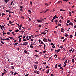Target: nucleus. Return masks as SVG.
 <instances>
[{
	"mask_svg": "<svg viewBox=\"0 0 76 76\" xmlns=\"http://www.w3.org/2000/svg\"><path fill=\"white\" fill-rule=\"evenodd\" d=\"M9 23L10 24H11V25H14V24H12V23H13L11 22V21H9Z\"/></svg>",
	"mask_w": 76,
	"mask_h": 76,
	"instance_id": "3",
	"label": "nucleus"
},
{
	"mask_svg": "<svg viewBox=\"0 0 76 76\" xmlns=\"http://www.w3.org/2000/svg\"><path fill=\"white\" fill-rule=\"evenodd\" d=\"M61 32H63V31L64 30V29H63V28H61Z\"/></svg>",
	"mask_w": 76,
	"mask_h": 76,
	"instance_id": "9",
	"label": "nucleus"
},
{
	"mask_svg": "<svg viewBox=\"0 0 76 76\" xmlns=\"http://www.w3.org/2000/svg\"><path fill=\"white\" fill-rule=\"evenodd\" d=\"M24 53L26 54H29V53H28V52H27L26 50H25L24 51Z\"/></svg>",
	"mask_w": 76,
	"mask_h": 76,
	"instance_id": "1",
	"label": "nucleus"
},
{
	"mask_svg": "<svg viewBox=\"0 0 76 76\" xmlns=\"http://www.w3.org/2000/svg\"><path fill=\"white\" fill-rule=\"evenodd\" d=\"M28 18H29V21L31 22V19L29 17H28Z\"/></svg>",
	"mask_w": 76,
	"mask_h": 76,
	"instance_id": "32",
	"label": "nucleus"
},
{
	"mask_svg": "<svg viewBox=\"0 0 76 76\" xmlns=\"http://www.w3.org/2000/svg\"><path fill=\"white\" fill-rule=\"evenodd\" d=\"M58 26H61V24H58Z\"/></svg>",
	"mask_w": 76,
	"mask_h": 76,
	"instance_id": "49",
	"label": "nucleus"
},
{
	"mask_svg": "<svg viewBox=\"0 0 76 76\" xmlns=\"http://www.w3.org/2000/svg\"><path fill=\"white\" fill-rule=\"evenodd\" d=\"M18 74V73L15 72L14 74V76H15V75H17V74Z\"/></svg>",
	"mask_w": 76,
	"mask_h": 76,
	"instance_id": "22",
	"label": "nucleus"
},
{
	"mask_svg": "<svg viewBox=\"0 0 76 76\" xmlns=\"http://www.w3.org/2000/svg\"><path fill=\"white\" fill-rule=\"evenodd\" d=\"M57 55L56 54L54 55V57H55V58H57Z\"/></svg>",
	"mask_w": 76,
	"mask_h": 76,
	"instance_id": "15",
	"label": "nucleus"
},
{
	"mask_svg": "<svg viewBox=\"0 0 76 76\" xmlns=\"http://www.w3.org/2000/svg\"><path fill=\"white\" fill-rule=\"evenodd\" d=\"M11 68L12 69H14V67H13V66H11Z\"/></svg>",
	"mask_w": 76,
	"mask_h": 76,
	"instance_id": "43",
	"label": "nucleus"
},
{
	"mask_svg": "<svg viewBox=\"0 0 76 76\" xmlns=\"http://www.w3.org/2000/svg\"><path fill=\"white\" fill-rule=\"evenodd\" d=\"M58 22V20H56L54 22H56V23H57Z\"/></svg>",
	"mask_w": 76,
	"mask_h": 76,
	"instance_id": "61",
	"label": "nucleus"
},
{
	"mask_svg": "<svg viewBox=\"0 0 76 76\" xmlns=\"http://www.w3.org/2000/svg\"><path fill=\"white\" fill-rule=\"evenodd\" d=\"M36 52V53H39V51H38L37 50H34Z\"/></svg>",
	"mask_w": 76,
	"mask_h": 76,
	"instance_id": "29",
	"label": "nucleus"
},
{
	"mask_svg": "<svg viewBox=\"0 0 76 76\" xmlns=\"http://www.w3.org/2000/svg\"><path fill=\"white\" fill-rule=\"evenodd\" d=\"M46 45H47V44H44V48H45V47H46Z\"/></svg>",
	"mask_w": 76,
	"mask_h": 76,
	"instance_id": "19",
	"label": "nucleus"
},
{
	"mask_svg": "<svg viewBox=\"0 0 76 76\" xmlns=\"http://www.w3.org/2000/svg\"><path fill=\"white\" fill-rule=\"evenodd\" d=\"M60 49H58V50H56V53H58V52H60Z\"/></svg>",
	"mask_w": 76,
	"mask_h": 76,
	"instance_id": "10",
	"label": "nucleus"
},
{
	"mask_svg": "<svg viewBox=\"0 0 76 76\" xmlns=\"http://www.w3.org/2000/svg\"><path fill=\"white\" fill-rule=\"evenodd\" d=\"M47 54H45V56H44L45 58H48V57H47Z\"/></svg>",
	"mask_w": 76,
	"mask_h": 76,
	"instance_id": "5",
	"label": "nucleus"
},
{
	"mask_svg": "<svg viewBox=\"0 0 76 76\" xmlns=\"http://www.w3.org/2000/svg\"><path fill=\"white\" fill-rule=\"evenodd\" d=\"M48 10L47 9L46 10V11L45 12H44V13H46L47 12H48Z\"/></svg>",
	"mask_w": 76,
	"mask_h": 76,
	"instance_id": "33",
	"label": "nucleus"
},
{
	"mask_svg": "<svg viewBox=\"0 0 76 76\" xmlns=\"http://www.w3.org/2000/svg\"><path fill=\"white\" fill-rule=\"evenodd\" d=\"M23 41H27V40L26 39H23Z\"/></svg>",
	"mask_w": 76,
	"mask_h": 76,
	"instance_id": "47",
	"label": "nucleus"
},
{
	"mask_svg": "<svg viewBox=\"0 0 76 76\" xmlns=\"http://www.w3.org/2000/svg\"><path fill=\"white\" fill-rule=\"evenodd\" d=\"M69 16H70L72 15V13L71 12H69Z\"/></svg>",
	"mask_w": 76,
	"mask_h": 76,
	"instance_id": "16",
	"label": "nucleus"
},
{
	"mask_svg": "<svg viewBox=\"0 0 76 76\" xmlns=\"http://www.w3.org/2000/svg\"><path fill=\"white\" fill-rule=\"evenodd\" d=\"M37 21L38 22H42V20H37Z\"/></svg>",
	"mask_w": 76,
	"mask_h": 76,
	"instance_id": "8",
	"label": "nucleus"
},
{
	"mask_svg": "<svg viewBox=\"0 0 76 76\" xmlns=\"http://www.w3.org/2000/svg\"><path fill=\"white\" fill-rule=\"evenodd\" d=\"M28 12H29V14H30V15H31L32 12H31V10H28Z\"/></svg>",
	"mask_w": 76,
	"mask_h": 76,
	"instance_id": "4",
	"label": "nucleus"
},
{
	"mask_svg": "<svg viewBox=\"0 0 76 76\" xmlns=\"http://www.w3.org/2000/svg\"><path fill=\"white\" fill-rule=\"evenodd\" d=\"M4 28V26H2L1 28V29H2V28Z\"/></svg>",
	"mask_w": 76,
	"mask_h": 76,
	"instance_id": "37",
	"label": "nucleus"
},
{
	"mask_svg": "<svg viewBox=\"0 0 76 76\" xmlns=\"http://www.w3.org/2000/svg\"><path fill=\"white\" fill-rule=\"evenodd\" d=\"M3 73H2V74H6V72H3Z\"/></svg>",
	"mask_w": 76,
	"mask_h": 76,
	"instance_id": "52",
	"label": "nucleus"
},
{
	"mask_svg": "<svg viewBox=\"0 0 76 76\" xmlns=\"http://www.w3.org/2000/svg\"><path fill=\"white\" fill-rule=\"evenodd\" d=\"M70 37H69V38H72V37H73V36L72 35H70Z\"/></svg>",
	"mask_w": 76,
	"mask_h": 76,
	"instance_id": "48",
	"label": "nucleus"
},
{
	"mask_svg": "<svg viewBox=\"0 0 76 76\" xmlns=\"http://www.w3.org/2000/svg\"><path fill=\"white\" fill-rule=\"evenodd\" d=\"M30 4H31V5L32 6V2L31 1H30Z\"/></svg>",
	"mask_w": 76,
	"mask_h": 76,
	"instance_id": "24",
	"label": "nucleus"
},
{
	"mask_svg": "<svg viewBox=\"0 0 76 76\" xmlns=\"http://www.w3.org/2000/svg\"><path fill=\"white\" fill-rule=\"evenodd\" d=\"M73 50V48H72V49H71L70 50H69V51H70V52L72 51V50Z\"/></svg>",
	"mask_w": 76,
	"mask_h": 76,
	"instance_id": "56",
	"label": "nucleus"
},
{
	"mask_svg": "<svg viewBox=\"0 0 76 76\" xmlns=\"http://www.w3.org/2000/svg\"><path fill=\"white\" fill-rule=\"evenodd\" d=\"M14 2V1L13 0L12 2L10 3V5H12V4H13V3Z\"/></svg>",
	"mask_w": 76,
	"mask_h": 76,
	"instance_id": "21",
	"label": "nucleus"
},
{
	"mask_svg": "<svg viewBox=\"0 0 76 76\" xmlns=\"http://www.w3.org/2000/svg\"><path fill=\"white\" fill-rule=\"evenodd\" d=\"M49 72V69H48V70H47L46 73L48 74Z\"/></svg>",
	"mask_w": 76,
	"mask_h": 76,
	"instance_id": "25",
	"label": "nucleus"
},
{
	"mask_svg": "<svg viewBox=\"0 0 76 76\" xmlns=\"http://www.w3.org/2000/svg\"><path fill=\"white\" fill-rule=\"evenodd\" d=\"M69 25H72V26H73V24L72 23V22H70L69 23Z\"/></svg>",
	"mask_w": 76,
	"mask_h": 76,
	"instance_id": "7",
	"label": "nucleus"
},
{
	"mask_svg": "<svg viewBox=\"0 0 76 76\" xmlns=\"http://www.w3.org/2000/svg\"><path fill=\"white\" fill-rule=\"evenodd\" d=\"M34 67H35V69L36 70L37 69V65H35L34 66Z\"/></svg>",
	"mask_w": 76,
	"mask_h": 76,
	"instance_id": "6",
	"label": "nucleus"
},
{
	"mask_svg": "<svg viewBox=\"0 0 76 76\" xmlns=\"http://www.w3.org/2000/svg\"><path fill=\"white\" fill-rule=\"evenodd\" d=\"M74 28H76V25H75L74 26Z\"/></svg>",
	"mask_w": 76,
	"mask_h": 76,
	"instance_id": "64",
	"label": "nucleus"
},
{
	"mask_svg": "<svg viewBox=\"0 0 76 76\" xmlns=\"http://www.w3.org/2000/svg\"><path fill=\"white\" fill-rule=\"evenodd\" d=\"M20 37H22V35L18 37V38H19Z\"/></svg>",
	"mask_w": 76,
	"mask_h": 76,
	"instance_id": "36",
	"label": "nucleus"
},
{
	"mask_svg": "<svg viewBox=\"0 0 76 76\" xmlns=\"http://www.w3.org/2000/svg\"><path fill=\"white\" fill-rule=\"evenodd\" d=\"M34 63H35L36 64H38V61H37L36 62H35Z\"/></svg>",
	"mask_w": 76,
	"mask_h": 76,
	"instance_id": "35",
	"label": "nucleus"
},
{
	"mask_svg": "<svg viewBox=\"0 0 76 76\" xmlns=\"http://www.w3.org/2000/svg\"><path fill=\"white\" fill-rule=\"evenodd\" d=\"M4 15H5V14H4V13H3L2 14V16H4Z\"/></svg>",
	"mask_w": 76,
	"mask_h": 76,
	"instance_id": "50",
	"label": "nucleus"
},
{
	"mask_svg": "<svg viewBox=\"0 0 76 76\" xmlns=\"http://www.w3.org/2000/svg\"><path fill=\"white\" fill-rule=\"evenodd\" d=\"M20 9H23V6H20Z\"/></svg>",
	"mask_w": 76,
	"mask_h": 76,
	"instance_id": "23",
	"label": "nucleus"
},
{
	"mask_svg": "<svg viewBox=\"0 0 76 76\" xmlns=\"http://www.w3.org/2000/svg\"><path fill=\"white\" fill-rule=\"evenodd\" d=\"M67 61L66 60V61H65V62H64V64H66L67 63Z\"/></svg>",
	"mask_w": 76,
	"mask_h": 76,
	"instance_id": "38",
	"label": "nucleus"
},
{
	"mask_svg": "<svg viewBox=\"0 0 76 76\" xmlns=\"http://www.w3.org/2000/svg\"><path fill=\"white\" fill-rule=\"evenodd\" d=\"M41 26H41V25H40L38 26V27H41Z\"/></svg>",
	"mask_w": 76,
	"mask_h": 76,
	"instance_id": "58",
	"label": "nucleus"
},
{
	"mask_svg": "<svg viewBox=\"0 0 76 76\" xmlns=\"http://www.w3.org/2000/svg\"><path fill=\"white\" fill-rule=\"evenodd\" d=\"M61 64H60L58 65V67H61Z\"/></svg>",
	"mask_w": 76,
	"mask_h": 76,
	"instance_id": "34",
	"label": "nucleus"
},
{
	"mask_svg": "<svg viewBox=\"0 0 76 76\" xmlns=\"http://www.w3.org/2000/svg\"><path fill=\"white\" fill-rule=\"evenodd\" d=\"M57 64H56V65L55 66V68H57Z\"/></svg>",
	"mask_w": 76,
	"mask_h": 76,
	"instance_id": "17",
	"label": "nucleus"
},
{
	"mask_svg": "<svg viewBox=\"0 0 76 76\" xmlns=\"http://www.w3.org/2000/svg\"><path fill=\"white\" fill-rule=\"evenodd\" d=\"M10 32H7V34L8 35H8H10Z\"/></svg>",
	"mask_w": 76,
	"mask_h": 76,
	"instance_id": "46",
	"label": "nucleus"
},
{
	"mask_svg": "<svg viewBox=\"0 0 76 76\" xmlns=\"http://www.w3.org/2000/svg\"><path fill=\"white\" fill-rule=\"evenodd\" d=\"M67 36H68V34H65V37H67Z\"/></svg>",
	"mask_w": 76,
	"mask_h": 76,
	"instance_id": "53",
	"label": "nucleus"
},
{
	"mask_svg": "<svg viewBox=\"0 0 76 76\" xmlns=\"http://www.w3.org/2000/svg\"><path fill=\"white\" fill-rule=\"evenodd\" d=\"M70 20H68L67 21V23H70Z\"/></svg>",
	"mask_w": 76,
	"mask_h": 76,
	"instance_id": "31",
	"label": "nucleus"
},
{
	"mask_svg": "<svg viewBox=\"0 0 76 76\" xmlns=\"http://www.w3.org/2000/svg\"><path fill=\"white\" fill-rule=\"evenodd\" d=\"M29 38L30 39H31V36H29Z\"/></svg>",
	"mask_w": 76,
	"mask_h": 76,
	"instance_id": "57",
	"label": "nucleus"
},
{
	"mask_svg": "<svg viewBox=\"0 0 76 76\" xmlns=\"http://www.w3.org/2000/svg\"><path fill=\"white\" fill-rule=\"evenodd\" d=\"M43 41L45 42H47V39L44 38L43 39Z\"/></svg>",
	"mask_w": 76,
	"mask_h": 76,
	"instance_id": "2",
	"label": "nucleus"
},
{
	"mask_svg": "<svg viewBox=\"0 0 76 76\" xmlns=\"http://www.w3.org/2000/svg\"><path fill=\"white\" fill-rule=\"evenodd\" d=\"M66 40H67V39H64L63 40V42H64V41H66Z\"/></svg>",
	"mask_w": 76,
	"mask_h": 76,
	"instance_id": "39",
	"label": "nucleus"
},
{
	"mask_svg": "<svg viewBox=\"0 0 76 76\" xmlns=\"http://www.w3.org/2000/svg\"><path fill=\"white\" fill-rule=\"evenodd\" d=\"M57 46H58V47H60V48H63L62 46H60H60H59V45H57Z\"/></svg>",
	"mask_w": 76,
	"mask_h": 76,
	"instance_id": "28",
	"label": "nucleus"
},
{
	"mask_svg": "<svg viewBox=\"0 0 76 76\" xmlns=\"http://www.w3.org/2000/svg\"><path fill=\"white\" fill-rule=\"evenodd\" d=\"M41 44H44L42 41H41L40 43Z\"/></svg>",
	"mask_w": 76,
	"mask_h": 76,
	"instance_id": "40",
	"label": "nucleus"
},
{
	"mask_svg": "<svg viewBox=\"0 0 76 76\" xmlns=\"http://www.w3.org/2000/svg\"><path fill=\"white\" fill-rule=\"evenodd\" d=\"M28 37H29V36H26V39H28Z\"/></svg>",
	"mask_w": 76,
	"mask_h": 76,
	"instance_id": "63",
	"label": "nucleus"
},
{
	"mask_svg": "<svg viewBox=\"0 0 76 76\" xmlns=\"http://www.w3.org/2000/svg\"><path fill=\"white\" fill-rule=\"evenodd\" d=\"M61 38L63 39H64V37H61Z\"/></svg>",
	"mask_w": 76,
	"mask_h": 76,
	"instance_id": "42",
	"label": "nucleus"
},
{
	"mask_svg": "<svg viewBox=\"0 0 76 76\" xmlns=\"http://www.w3.org/2000/svg\"><path fill=\"white\" fill-rule=\"evenodd\" d=\"M61 18L62 19H63V17L61 16Z\"/></svg>",
	"mask_w": 76,
	"mask_h": 76,
	"instance_id": "60",
	"label": "nucleus"
},
{
	"mask_svg": "<svg viewBox=\"0 0 76 76\" xmlns=\"http://www.w3.org/2000/svg\"><path fill=\"white\" fill-rule=\"evenodd\" d=\"M39 71H37V74H39Z\"/></svg>",
	"mask_w": 76,
	"mask_h": 76,
	"instance_id": "30",
	"label": "nucleus"
},
{
	"mask_svg": "<svg viewBox=\"0 0 76 76\" xmlns=\"http://www.w3.org/2000/svg\"><path fill=\"white\" fill-rule=\"evenodd\" d=\"M10 39L9 38H7L5 39H3V40H4L5 41H6L7 40H9Z\"/></svg>",
	"mask_w": 76,
	"mask_h": 76,
	"instance_id": "13",
	"label": "nucleus"
},
{
	"mask_svg": "<svg viewBox=\"0 0 76 76\" xmlns=\"http://www.w3.org/2000/svg\"><path fill=\"white\" fill-rule=\"evenodd\" d=\"M72 63H73L75 62V59H72Z\"/></svg>",
	"mask_w": 76,
	"mask_h": 76,
	"instance_id": "14",
	"label": "nucleus"
},
{
	"mask_svg": "<svg viewBox=\"0 0 76 76\" xmlns=\"http://www.w3.org/2000/svg\"><path fill=\"white\" fill-rule=\"evenodd\" d=\"M19 30L18 29H17V30H15V31L16 32H19Z\"/></svg>",
	"mask_w": 76,
	"mask_h": 76,
	"instance_id": "27",
	"label": "nucleus"
},
{
	"mask_svg": "<svg viewBox=\"0 0 76 76\" xmlns=\"http://www.w3.org/2000/svg\"><path fill=\"white\" fill-rule=\"evenodd\" d=\"M41 34H43V35H45V34H46V33L42 32L41 33Z\"/></svg>",
	"mask_w": 76,
	"mask_h": 76,
	"instance_id": "12",
	"label": "nucleus"
},
{
	"mask_svg": "<svg viewBox=\"0 0 76 76\" xmlns=\"http://www.w3.org/2000/svg\"><path fill=\"white\" fill-rule=\"evenodd\" d=\"M31 37L32 38H34L35 37H34V35H32L31 36Z\"/></svg>",
	"mask_w": 76,
	"mask_h": 76,
	"instance_id": "62",
	"label": "nucleus"
},
{
	"mask_svg": "<svg viewBox=\"0 0 76 76\" xmlns=\"http://www.w3.org/2000/svg\"><path fill=\"white\" fill-rule=\"evenodd\" d=\"M10 73H11V75H12L13 74V72L12 71H11L10 72Z\"/></svg>",
	"mask_w": 76,
	"mask_h": 76,
	"instance_id": "26",
	"label": "nucleus"
},
{
	"mask_svg": "<svg viewBox=\"0 0 76 76\" xmlns=\"http://www.w3.org/2000/svg\"><path fill=\"white\" fill-rule=\"evenodd\" d=\"M10 39H13V40H14V39L13 38V37H11V38Z\"/></svg>",
	"mask_w": 76,
	"mask_h": 76,
	"instance_id": "55",
	"label": "nucleus"
},
{
	"mask_svg": "<svg viewBox=\"0 0 76 76\" xmlns=\"http://www.w3.org/2000/svg\"><path fill=\"white\" fill-rule=\"evenodd\" d=\"M48 41L49 42H51V40H50L49 39H48Z\"/></svg>",
	"mask_w": 76,
	"mask_h": 76,
	"instance_id": "20",
	"label": "nucleus"
},
{
	"mask_svg": "<svg viewBox=\"0 0 76 76\" xmlns=\"http://www.w3.org/2000/svg\"><path fill=\"white\" fill-rule=\"evenodd\" d=\"M65 11V10H64L62 9L60 10V11H62V12H63Z\"/></svg>",
	"mask_w": 76,
	"mask_h": 76,
	"instance_id": "44",
	"label": "nucleus"
},
{
	"mask_svg": "<svg viewBox=\"0 0 76 76\" xmlns=\"http://www.w3.org/2000/svg\"><path fill=\"white\" fill-rule=\"evenodd\" d=\"M4 1L6 3H7V2L8 1L7 0H5Z\"/></svg>",
	"mask_w": 76,
	"mask_h": 76,
	"instance_id": "18",
	"label": "nucleus"
},
{
	"mask_svg": "<svg viewBox=\"0 0 76 76\" xmlns=\"http://www.w3.org/2000/svg\"><path fill=\"white\" fill-rule=\"evenodd\" d=\"M46 69H48V68H49L48 66H46Z\"/></svg>",
	"mask_w": 76,
	"mask_h": 76,
	"instance_id": "54",
	"label": "nucleus"
},
{
	"mask_svg": "<svg viewBox=\"0 0 76 76\" xmlns=\"http://www.w3.org/2000/svg\"><path fill=\"white\" fill-rule=\"evenodd\" d=\"M21 41H22V39H21V38H20V39H19V42H21Z\"/></svg>",
	"mask_w": 76,
	"mask_h": 76,
	"instance_id": "41",
	"label": "nucleus"
},
{
	"mask_svg": "<svg viewBox=\"0 0 76 76\" xmlns=\"http://www.w3.org/2000/svg\"><path fill=\"white\" fill-rule=\"evenodd\" d=\"M28 44V42H25L23 44V45H27Z\"/></svg>",
	"mask_w": 76,
	"mask_h": 76,
	"instance_id": "11",
	"label": "nucleus"
},
{
	"mask_svg": "<svg viewBox=\"0 0 76 76\" xmlns=\"http://www.w3.org/2000/svg\"><path fill=\"white\" fill-rule=\"evenodd\" d=\"M28 75H29V74H26L25 75L26 76H28Z\"/></svg>",
	"mask_w": 76,
	"mask_h": 76,
	"instance_id": "59",
	"label": "nucleus"
},
{
	"mask_svg": "<svg viewBox=\"0 0 76 76\" xmlns=\"http://www.w3.org/2000/svg\"><path fill=\"white\" fill-rule=\"evenodd\" d=\"M6 12H10V10H7L6 11Z\"/></svg>",
	"mask_w": 76,
	"mask_h": 76,
	"instance_id": "51",
	"label": "nucleus"
},
{
	"mask_svg": "<svg viewBox=\"0 0 76 76\" xmlns=\"http://www.w3.org/2000/svg\"><path fill=\"white\" fill-rule=\"evenodd\" d=\"M46 62H44L43 63V64H46Z\"/></svg>",
	"mask_w": 76,
	"mask_h": 76,
	"instance_id": "45",
	"label": "nucleus"
}]
</instances>
